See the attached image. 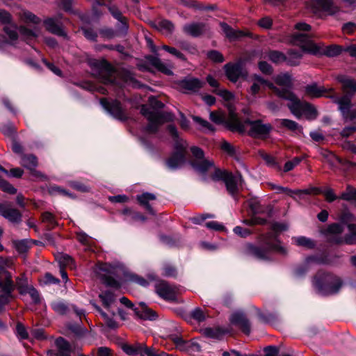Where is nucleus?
<instances>
[{
  "label": "nucleus",
  "mask_w": 356,
  "mask_h": 356,
  "mask_svg": "<svg viewBox=\"0 0 356 356\" xmlns=\"http://www.w3.org/2000/svg\"><path fill=\"white\" fill-rule=\"evenodd\" d=\"M14 289L11 275L7 270L0 269V312L3 307L9 302L11 297V292Z\"/></svg>",
  "instance_id": "8"
},
{
  "label": "nucleus",
  "mask_w": 356,
  "mask_h": 356,
  "mask_svg": "<svg viewBox=\"0 0 356 356\" xmlns=\"http://www.w3.org/2000/svg\"><path fill=\"white\" fill-rule=\"evenodd\" d=\"M233 231L234 234H236V235L241 238H246L252 234V232L250 229L247 228H243L241 226L235 227Z\"/></svg>",
  "instance_id": "63"
},
{
  "label": "nucleus",
  "mask_w": 356,
  "mask_h": 356,
  "mask_svg": "<svg viewBox=\"0 0 356 356\" xmlns=\"http://www.w3.org/2000/svg\"><path fill=\"white\" fill-rule=\"evenodd\" d=\"M0 188L10 194H15L17 192L16 188H15L10 184H9L7 181L0 179Z\"/></svg>",
  "instance_id": "59"
},
{
  "label": "nucleus",
  "mask_w": 356,
  "mask_h": 356,
  "mask_svg": "<svg viewBox=\"0 0 356 356\" xmlns=\"http://www.w3.org/2000/svg\"><path fill=\"white\" fill-rule=\"evenodd\" d=\"M232 324L239 326L243 332L248 334L250 332V324L243 312H235L230 316Z\"/></svg>",
  "instance_id": "20"
},
{
  "label": "nucleus",
  "mask_w": 356,
  "mask_h": 356,
  "mask_svg": "<svg viewBox=\"0 0 356 356\" xmlns=\"http://www.w3.org/2000/svg\"><path fill=\"white\" fill-rule=\"evenodd\" d=\"M275 82L280 86L286 88H291L292 86L291 77L287 73L277 75L275 78Z\"/></svg>",
  "instance_id": "37"
},
{
  "label": "nucleus",
  "mask_w": 356,
  "mask_h": 356,
  "mask_svg": "<svg viewBox=\"0 0 356 356\" xmlns=\"http://www.w3.org/2000/svg\"><path fill=\"white\" fill-rule=\"evenodd\" d=\"M337 79L342 85V90L345 93L344 95H348L350 97V94L356 92V80L344 76H339Z\"/></svg>",
  "instance_id": "27"
},
{
  "label": "nucleus",
  "mask_w": 356,
  "mask_h": 356,
  "mask_svg": "<svg viewBox=\"0 0 356 356\" xmlns=\"http://www.w3.org/2000/svg\"><path fill=\"white\" fill-rule=\"evenodd\" d=\"M53 310L60 315H64L70 310L68 306L62 301H55L51 304Z\"/></svg>",
  "instance_id": "43"
},
{
  "label": "nucleus",
  "mask_w": 356,
  "mask_h": 356,
  "mask_svg": "<svg viewBox=\"0 0 356 356\" xmlns=\"http://www.w3.org/2000/svg\"><path fill=\"white\" fill-rule=\"evenodd\" d=\"M313 284L322 295H330L337 293L342 286L341 278L332 274H323L316 276Z\"/></svg>",
  "instance_id": "5"
},
{
  "label": "nucleus",
  "mask_w": 356,
  "mask_h": 356,
  "mask_svg": "<svg viewBox=\"0 0 356 356\" xmlns=\"http://www.w3.org/2000/svg\"><path fill=\"white\" fill-rule=\"evenodd\" d=\"M277 193H285L290 197L296 199V196H297L299 199L303 198L304 195H318L321 192L319 188L317 187H310L306 189H297V190H291L288 188H284L280 186H275Z\"/></svg>",
  "instance_id": "17"
},
{
  "label": "nucleus",
  "mask_w": 356,
  "mask_h": 356,
  "mask_svg": "<svg viewBox=\"0 0 356 356\" xmlns=\"http://www.w3.org/2000/svg\"><path fill=\"white\" fill-rule=\"evenodd\" d=\"M20 20L26 24H38L41 22L40 19L33 13L28 10H22L17 13Z\"/></svg>",
  "instance_id": "33"
},
{
  "label": "nucleus",
  "mask_w": 356,
  "mask_h": 356,
  "mask_svg": "<svg viewBox=\"0 0 356 356\" xmlns=\"http://www.w3.org/2000/svg\"><path fill=\"white\" fill-rule=\"evenodd\" d=\"M191 151L195 157L191 161V165L198 173L206 175L207 172H211L214 168V163L212 160L204 158V152L198 147L193 146Z\"/></svg>",
  "instance_id": "7"
},
{
  "label": "nucleus",
  "mask_w": 356,
  "mask_h": 356,
  "mask_svg": "<svg viewBox=\"0 0 356 356\" xmlns=\"http://www.w3.org/2000/svg\"><path fill=\"white\" fill-rule=\"evenodd\" d=\"M108 10H109L111 15L116 19H123V15L122 12L115 5H107Z\"/></svg>",
  "instance_id": "58"
},
{
  "label": "nucleus",
  "mask_w": 356,
  "mask_h": 356,
  "mask_svg": "<svg viewBox=\"0 0 356 356\" xmlns=\"http://www.w3.org/2000/svg\"><path fill=\"white\" fill-rule=\"evenodd\" d=\"M326 89L323 86H318L316 83H312L305 87V93L312 98H318L324 96Z\"/></svg>",
  "instance_id": "30"
},
{
  "label": "nucleus",
  "mask_w": 356,
  "mask_h": 356,
  "mask_svg": "<svg viewBox=\"0 0 356 356\" xmlns=\"http://www.w3.org/2000/svg\"><path fill=\"white\" fill-rule=\"evenodd\" d=\"M154 27L159 31L166 33H171L174 29V26L171 22L166 19H162L156 22Z\"/></svg>",
  "instance_id": "36"
},
{
  "label": "nucleus",
  "mask_w": 356,
  "mask_h": 356,
  "mask_svg": "<svg viewBox=\"0 0 356 356\" xmlns=\"http://www.w3.org/2000/svg\"><path fill=\"white\" fill-rule=\"evenodd\" d=\"M168 131L175 141V152L167 161V165L170 169H176L185 162L188 145L185 140L179 138L177 129L174 125H169Z\"/></svg>",
  "instance_id": "4"
},
{
  "label": "nucleus",
  "mask_w": 356,
  "mask_h": 356,
  "mask_svg": "<svg viewBox=\"0 0 356 356\" xmlns=\"http://www.w3.org/2000/svg\"><path fill=\"white\" fill-rule=\"evenodd\" d=\"M339 198L346 201L356 200V189L350 186H348L346 191L341 194Z\"/></svg>",
  "instance_id": "47"
},
{
  "label": "nucleus",
  "mask_w": 356,
  "mask_h": 356,
  "mask_svg": "<svg viewBox=\"0 0 356 356\" xmlns=\"http://www.w3.org/2000/svg\"><path fill=\"white\" fill-rule=\"evenodd\" d=\"M127 279L129 281L138 284L144 287L147 286L149 285V282L147 280H145L143 277H140L134 273H129L127 275Z\"/></svg>",
  "instance_id": "52"
},
{
  "label": "nucleus",
  "mask_w": 356,
  "mask_h": 356,
  "mask_svg": "<svg viewBox=\"0 0 356 356\" xmlns=\"http://www.w3.org/2000/svg\"><path fill=\"white\" fill-rule=\"evenodd\" d=\"M261 156L268 166L277 171L281 170V165L278 163L275 157L266 153H261Z\"/></svg>",
  "instance_id": "46"
},
{
  "label": "nucleus",
  "mask_w": 356,
  "mask_h": 356,
  "mask_svg": "<svg viewBox=\"0 0 356 356\" xmlns=\"http://www.w3.org/2000/svg\"><path fill=\"white\" fill-rule=\"evenodd\" d=\"M125 81L127 84L135 88H140L144 86V85L136 80L131 74H127Z\"/></svg>",
  "instance_id": "61"
},
{
  "label": "nucleus",
  "mask_w": 356,
  "mask_h": 356,
  "mask_svg": "<svg viewBox=\"0 0 356 356\" xmlns=\"http://www.w3.org/2000/svg\"><path fill=\"white\" fill-rule=\"evenodd\" d=\"M251 85L248 88V93L252 97H255L266 86L272 90L277 95L280 88L274 86L273 83L269 82L258 74H253L250 80Z\"/></svg>",
  "instance_id": "11"
},
{
  "label": "nucleus",
  "mask_w": 356,
  "mask_h": 356,
  "mask_svg": "<svg viewBox=\"0 0 356 356\" xmlns=\"http://www.w3.org/2000/svg\"><path fill=\"white\" fill-rule=\"evenodd\" d=\"M225 75L227 79L236 83L240 78H246L247 71L243 68L242 62L229 63L224 66Z\"/></svg>",
  "instance_id": "12"
},
{
  "label": "nucleus",
  "mask_w": 356,
  "mask_h": 356,
  "mask_svg": "<svg viewBox=\"0 0 356 356\" xmlns=\"http://www.w3.org/2000/svg\"><path fill=\"white\" fill-rule=\"evenodd\" d=\"M42 221L47 224L49 229H54L58 225L55 216L48 211L42 214Z\"/></svg>",
  "instance_id": "40"
},
{
  "label": "nucleus",
  "mask_w": 356,
  "mask_h": 356,
  "mask_svg": "<svg viewBox=\"0 0 356 356\" xmlns=\"http://www.w3.org/2000/svg\"><path fill=\"white\" fill-rule=\"evenodd\" d=\"M17 285L20 289L21 293H29L35 303H39L40 298L38 291L33 286L26 284V281L22 279L17 280Z\"/></svg>",
  "instance_id": "24"
},
{
  "label": "nucleus",
  "mask_w": 356,
  "mask_h": 356,
  "mask_svg": "<svg viewBox=\"0 0 356 356\" xmlns=\"http://www.w3.org/2000/svg\"><path fill=\"white\" fill-rule=\"evenodd\" d=\"M56 258L62 267L68 266L71 268L74 267V260L68 254H58Z\"/></svg>",
  "instance_id": "39"
},
{
  "label": "nucleus",
  "mask_w": 356,
  "mask_h": 356,
  "mask_svg": "<svg viewBox=\"0 0 356 356\" xmlns=\"http://www.w3.org/2000/svg\"><path fill=\"white\" fill-rule=\"evenodd\" d=\"M293 42L300 45L303 51L316 55L324 54L329 57L336 56L341 54L342 49L339 45H330L322 49L310 40V36L305 33L294 34Z\"/></svg>",
  "instance_id": "3"
},
{
  "label": "nucleus",
  "mask_w": 356,
  "mask_h": 356,
  "mask_svg": "<svg viewBox=\"0 0 356 356\" xmlns=\"http://www.w3.org/2000/svg\"><path fill=\"white\" fill-rule=\"evenodd\" d=\"M192 118L196 123L199 124L202 128L207 129L211 131H214L212 125L207 120H203L200 117L195 115H193Z\"/></svg>",
  "instance_id": "62"
},
{
  "label": "nucleus",
  "mask_w": 356,
  "mask_h": 356,
  "mask_svg": "<svg viewBox=\"0 0 356 356\" xmlns=\"http://www.w3.org/2000/svg\"><path fill=\"white\" fill-rule=\"evenodd\" d=\"M277 95L280 98L289 101L287 106L295 117L298 119L302 117L305 102L300 101L293 92L288 89H280Z\"/></svg>",
  "instance_id": "9"
},
{
  "label": "nucleus",
  "mask_w": 356,
  "mask_h": 356,
  "mask_svg": "<svg viewBox=\"0 0 356 356\" xmlns=\"http://www.w3.org/2000/svg\"><path fill=\"white\" fill-rule=\"evenodd\" d=\"M329 241L335 244H341L345 243L346 244H354L356 243V237L352 233L346 235L344 238L342 237H337V238H330Z\"/></svg>",
  "instance_id": "38"
},
{
  "label": "nucleus",
  "mask_w": 356,
  "mask_h": 356,
  "mask_svg": "<svg viewBox=\"0 0 356 356\" xmlns=\"http://www.w3.org/2000/svg\"><path fill=\"white\" fill-rule=\"evenodd\" d=\"M179 1L183 6H185L188 8H193L196 10L213 9V6L205 7L202 5L199 4L197 1L194 0H179Z\"/></svg>",
  "instance_id": "49"
},
{
  "label": "nucleus",
  "mask_w": 356,
  "mask_h": 356,
  "mask_svg": "<svg viewBox=\"0 0 356 356\" xmlns=\"http://www.w3.org/2000/svg\"><path fill=\"white\" fill-rule=\"evenodd\" d=\"M335 102L338 104L339 110L345 121H353L356 119V109H351V99L348 95H343L336 99Z\"/></svg>",
  "instance_id": "14"
},
{
  "label": "nucleus",
  "mask_w": 356,
  "mask_h": 356,
  "mask_svg": "<svg viewBox=\"0 0 356 356\" xmlns=\"http://www.w3.org/2000/svg\"><path fill=\"white\" fill-rule=\"evenodd\" d=\"M211 172V177L212 180L217 181L220 180H224L225 177H227V174L229 173L227 171L221 170L219 168H217L214 166V168H213L212 171Z\"/></svg>",
  "instance_id": "53"
},
{
  "label": "nucleus",
  "mask_w": 356,
  "mask_h": 356,
  "mask_svg": "<svg viewBox=\"0 0 356 356\" xmlns=\"http://www.w3.org/2000/svg\"><path fill=\"white\" fill-rule=\"evenodd\" d=\"M5 33L8 35L10 39V42L13 43L17 40L18 34L17 32V27L13 24L6 25L3 28Z\"/></svg>",
  "instance_id": "45"
},
{
  "label": "nucleus",
  "mask_w": 356,
  "mask_h": 356,
  "mask_svg": "<svg viewBox=\"0 0 356 356\" xmlns=\"http://www.w3.org/2000/svg\"><path fill=\"white\" fill-rule=\"evenodd\" d=\"M148 60L150 64L156 67L159 72L166 75H172L173 74L171 70L172 66L164 63L158 57L151 56L148 57Z\"/></svg>",
  "instance_id": "28"
},
{
  "label": "nucleus",
  "mask_w": 356,
  "mask_h": 356,
  "mask_svg": "<svg viewBox=\"0 0 356 356\" xmlns=\"http://www.w3.org/2000/svg\"><path fill=\"white\" fill-rule=\"evenodd\" d=\"M303 114L308 120H314L317 117V111L312 104L306 102L302 109Z\"/></svg>",
  "instance_id": "48"
},
{
  "label": "nucleus",
  "mask_w": 356,
  "mask_h": 356,
  "mask_svg": "<svg viewBox=\"0 0 356 356\" xmlns=\"http://www.w3.org/2000/svg\"><path fill=\"white\" fill-rule=\"evenodd\" d=\"M258 239L264 246H257L252 243H248L245 245V252L248 254L259 259H267L268 254L270 251L278 252L283 254L286 252L285 249L280 245V242L273 233L269 232L266 234H261Z\"/></svg>",
  "instance_id": "2"
},
{
  "label": "nucleus",
  "mask_w": 356,
  "mask_h": 356,
  "mask_svg": "<svg viewBox=\"0 0 356 356\" xmlns=\"http://www.w3.org/2000/svg\"><path fill=\"white\" fill-rule=\"evenodd\" d=\"M314 3L316 4L317 7L314 8V12H316L317 10L321 9L330 15H333L338 12V8L336 6L332 0H313Z\"/></svg>",
  "instance_id": "25"
},
{
  "label": "nucleus",
  "mask_w": 356,
  "mask_h": 356,
  "mask_svg": "<svg viewBox=\"0 0 356 356\" xmlns=\"http://www.w3.org/2000/svg\"><path fill=\"white\" fill-rule=\"evenodd\" d=\"M139 355L140 356H157L155 353L154 348L152 347H147L144 343H140V346H138Z\"/></svg>",
  "instance_id": "54"
},
{
  "label": "nucleus",
  "mask_w": 356,
  "mask_h": 356,
  "mask_svg": "<svg viewBox=\"0 0 356 356\" xmlns=\"http://www.w3.org/2000/svg\"><path fill=\"white\" fill-rule=\"evenodd\" d=\"M177 88L184 93L198 92L204 86V82L197 78L186 77L177 82Z\"/></svg>",
  "instance_id": "15"
},
{
  "label": "nucleus",
  "mask_w": 356,
  "mask_h": 356,
  "mask_svg": "<svg viewBox=\"0 0 356 356\" xmlns=\"http://www.w3.org/2000/svg\"><path fill=\"white\" fill-rule=\"evenodd\" d=\"M343 232V227L341 225L337 223L330 225L327 228V240L329 241L330 238H333L339 237L338 235L341 234Z\"/></svg>",
  "instance_id": "41"
},
{
  "label": "nucleus",
  "mask_w": 356,
  "mask_h": 356,
  "mask_svg": "<svg viewBox=\"0 0 356 356\" xmlns=\"http://www.w3.org/2000/svg\"><path fill=\"white\" fill-rule=\"evenodd\" d=\"M241 176H234L232 173H228L225 177L223 181L229 193L232 195H235L238 192V182L241 179Z\"/></svg>",
  "instance_id": "29"
},
{
  "label": "nucleus",
  "mask_w": 356,
  "mask_h": 356,
  "mask_svg": "<svg viewBox=\"0 0 356 356\" xmlns=\"http://www.w3.org/2000/svg\"><path fill=\"white\" fill-rule=\"evenodd\" d=\"M208 58L216 63H222L224 57L221 53L216 50L209 51L207 53Z\"/></svg>",
  "instance_id": "56"
},
{
  "label": "nucleus",
  "mask_w": 356,
  "mask_h": 356,
  "mask_svg": "<svg viewBox=\"0 0 356 356\" xmlns=\"http://www.w3.org/2000/svg\"><path fill=\"white\" fill-rule=\"evenodd\" d=\"M320 191L321 192L318 194L323 193L325 197L326 201L328 202H332L338 198L332 188H329L324 190L323 191L320 189Z\"/></svg>",
  "instance_id": "64"
},
{
  "label": "nucleus",
  "mask_w": 356,
  "mask_h": 356,
  "mask_svg": "<svg viewBox=\"0 0 356 356\" xmlns=\"http://www.w3.org/2000/svg\"><path fill=\"white\" fill-rule=\"evenodd\" d=\"M156 293L166 300H175L177 296L176 287L170 285L165 281H159L155 285Z\"/></svg>",
  "instance_id": "16"
},
{
  "label": "nucleus",
  "mask_w": 356,
  "mask_h": 356,
  "mask_svg": "<svg viewBox=\"0 0 356 356\" xmlns=\"http://www.w3.org/2000/svg\"><path fill=\"white\" fill-rule=\"evenodd\" d=\"M269 59L275 63H280L286 60V56L280 51H271L268 53Z\"/></svg>",
  "instance_id": "51"
},
{
  "label": "nucleus",
  "mask_w": 356,
  "mask_h": 356,
  "mask_svg": "<svg viewBox=\"0 0 356 356\" xmlns=\"http://www.w3.org/2000/svg\"><path fill=\"white\" fill-rule=\"evenodd\" d=\"M118 22L117 27L118 32L122 35H126L129 29L127 18L124 16L123 19L118 20Z\"/></svg>",
  "instance_id": "55"
},
{
  "label": "nucleus",
  "mask_w": 356,
  "mask_h": 356,
  "mask_svg": "<svg viewBox=\"0 0 356 356\" xmlns=\"http://www.w3.org/2000/svg\"><path fill=\"white\" fill-rule=\"evenodd\" d=\"M161 48L165 50L166 51L169 52L170 54H172L173 56H176L177 58L182 60H186L184 55L179 51H178L177 49L174 47H170L168 45H162Z\"/></svg>",
  "instance_id": "60"
},
{
  "label": "nucleus",
  "mask_w": 356,
  "mask_h": 356,
  "mask_svg": "<svg viewBox=\"0 0 356 356\" xmlns=\"http://www.w3.org/2000/svg\"><path fill=\"white\" fill-rule=\"evenodd\" d=\"M136 199L140 204L143 206L147 211L152 214H154V211L149 204V202L156 200L155 195L149 193H144L141 195H137Z\"/></svg>",
  "instance_id": "32"
},
{
  "label": "nucleus",
  "mask_w": 356,
  "mask_h": 356,
  "mask_svg": "<svg viewBox=\"0 0 356 356\" xmlns=\"http://www.w3.org/2000/svg\"><path fill=\"white\" fill-rule=\"evenodd\" d=\"M45 29L53 34L64 36L65 35V31L62 28L60 22L54 18H48L44 21Z\"/></svg>",
  "instance_id": "26"
},
{
  "label": "nucleus",
  "mask_w": 356,
  "mask_h": 356,
  "mask_svg": "<svg viewBox=\"0 0 356 356\" xmlns=\"http://www.w3.org/2000/svg\"><path fill=\"white\" fill-rule=\"evenodd\" d=\"M220 26L229 40H236L245 36H251V33L248 31L241 30H234L226 23H221Z\"/></svg>",
  "instance_id": "22"
},
{
  "label": "nucleus",
  "mask_w": 356,
  "mask_h": 356,
  "mask_svg": "<svg viewBox=\"0 0 356 356\" xmlns=\"http://www.w3.org/2000/svg\"><path fill=\"white\" fill-rule=\"evenodd\" d=\"M99 296L106 308H108L115 300L114 295L110 291H105Z\"/></svg>",
  "instance_id": "50"
},
{
  "label": "nucleus",
  "mask_w": 356,
  "mask_h": 356,
  "mask_svg": "<svg viewBox=\"0 0 356 356\" xmlns=\"http://www.w3.org/2000/svg\"><path fill=\"white\" fill-rule=\"evenodd\" d=\"M238 129H241V126L248 127V134L252 137H262L268 135L272 129V127L270 124H264L261 120H252L247 118L243 124H241L239 122H237Z\"/></svg>",
  "instance_id": "10"
},
{
  "label": "nucleus",
  "mask_w": 356,
  "mask_h": 356,
  "mask_svg": "<svg viewBox=\"0 0 356 356\" xmlns=\"http://www.w3.org/2000/svg\"><path fill=\"white\" fill-rule=\"evenodd\" d=\"M92 305L96 308V309L102 314V316L106 319V323L109 327H111V328L117 327V323L114 320L109 318L108 317V316L106 315V314L104 313L99 306H97V305H95L94 303Z\"/></svg>",
  "instance_id": "57"
},
{
  "label": "nucleus",
  "mask_w": 356,
  "mask_h": 356,
  "mask_svg": "<svg viewBox=\"0 0 356 356\" xmlns=\"http://www.w3.org/2000/svg\"><path fill=\"white\" fill-rule=\"evenodd\" d=\"M152 107L143 105L140 113L148 120V124L145 127V131L148 134L156 133L159 127L167 122L172 121L174 115L170 113H162L156 111L162 108L164 104L154 97L150 98Z\"/></svg>",
  "instance_id": "1"
},
{
  "label": "nucleus",
  "mask_w": 356,
  "mask_h": 356,
  "mask_svg": "<svg viewBox=\"0 0 356 356\" xmlns=\"http://www.w3.org/2000/svg\"><path fill=\"white\" fill-rule=\"evenodd\" d=\"M276 121L279 123L281 127L286 128L292 131L302 132V127L300 126L296 122L289 119H277Z\"/></svg>",
  "instance_id": "35"
},
{
  "label": "nucleus",
  "mask_w": 356,
  "mask_h": 356,
  "mask_svg": "<svg viewBox=\"0 0 356 356\" xmlns=\"http://www.w3.org/2000/svg\"><path fill=\"white\" fill-rule=\"evenodd\" d=\"M58 356H70L72 352L70 343L63 338L59 337L55 341Z\"/></svg>",
  "instance_id": "31"
},
{
  "label": "nucleus",
  "mask_w": 356,
  "mask_h": 356,
  "mask_svg": "<svg viewBox=\"0 0 356 356\" xmlns=\"http://www.w3.org/2000/svg\"><path fill=\"white\" fill-rule=\"evenodd\" d=\"M120 267L110 264H100L95 267L94 271L102 282L107 286L120 287L119 282L113 276H116Z\"/></svg>",
  "instance_id": "6"
},
{
  "label": "nucleus",
  "mask_w": 356,
  "mask_h": 356,
  "mask_svg": "<svg viewBox=\"0 0 356 356\" xmlns=\"http://www.w3.org/2000/svg\"><path fill=\"white\" fill-rule=\"evenodd\" d=\"M20 164L29 169L34 176H41L40 172L35 170V168L38 165V159L33 154H22Z\"/></svg>",
  "instance_id": "21"
},
{
  "label": "nucleus",
  "mask_w": 356,
  "mask_h": 356,
  "mask_svg": "<svg viewBox=\"0 0 356 356\" xmlns=\"http://www.w3.org/2000/svg\"><path fill=\"white\" fill-rule=\"evenodd\" d=\"M0 215L13 223H18L22 220V213L6 204H0Z\"/></svg>",
  "instance_id": "18"
},
{
  "label": "nucleus",
  "mask_w": 356,
  "mask_h": 356,
  "mask_svg": "<svg viewBox=\"0 0 356 356\" xmlns=\"http://www.w3.org/2000/svg\"><path fill=\"white\" fill-rule=\"evenodd\" d=\"M302 58V54L300 51L291 49L288 51V57L286 60L291 65H296L298 64V60Z\"/></svg>",
  "instance_id": "44"
},
{
  "label": "nucleus",
  "mask_w": 356,
  "mask_h": 356,
  "mask_svg": "<svg viewBox=\"0 0 356 356\" xmlns=\"http://www.w3.org/2000/svg\"><path fill=\"white\" fill-rule=\"evenodd\" d=\"M102 106L106 110L113 118L117 120L124 121L127 119V115L125 110L122 107L121 104L117 100L111 102L106 99L100 100Z\"/></svg>",
  "instance_id": "13"
},
{
  "label": "nucleus",
  "mask_w": 356,
  "mask_h": 356,
  "mask_svg": "<svg viewBox=\"0 0 356 356\" xmlns=\"http://www.w3.org/2000/svg\"><path fill=\"white\" fill-rule=\"evenodd\" d=\"M208 30L207 25L204 23H191L183 26V31L192 37L196 38L202 35Z\"/></svg>",
  "instance_id": "19"
},
{
  "label": "nucleus",
  "mask_w": 356,
  "mask_h": 356,
  "mask_svg": "<svg viewBox=\"0 0 356 356\" xmlns=\"http://www.w3.org/2000/svg\"><path fill=\"white\" fill-rule=\"evenodd\" d=\"M296 244L298 246L307 249H312L315 247V243L310 238L305 236H299L294 238Z\"/></svg>",
  "instance_id": "42"
},
{
  "label": "nucleus",
  "mask_w": 356,
  "mask_h": 356,
  "mask_svg": "<svg viewBox=\"0 0 356 356\" xmlns=\"http://www.w3.org/2000/svg\"><path fill=\"white\" fill-rule=\"evenodd\" d=\"M136 314L141 319L152 320L156 318V313L144 305H140V309L136 308L134 309Z\"/></svg>",
  "instance_id": "34"
},
{
  "label": "nucleus",
  "mask_w": 356,
  "mask_h": 356,
  "mask_svg": "<svg viewBox=\"0 0 356 356\" xmlns=\"http://www.w3.org/2000/svg\"><path fill=\"white\" fill-rule=\"evenodd\" d=\"M248 205L254 215L267 214L271 216L272 209L269 205H263L257 199H252L248 202Z\"/></svg>",
  "instance_id": "23"
}]
</instances>
